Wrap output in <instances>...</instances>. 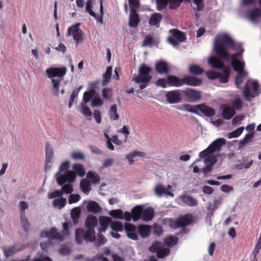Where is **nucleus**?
I'll use <instances>...</instances> for the list:
<instances>
[{
    "instance_id": "59",
    "label": "nucleus",
    "mask_w": 261,
    "mask_h": 261,
    "mask_svg": "<svg viewBox=\"0 0 261 261\" xmlns=\"http://www.w3.org/2000/svg\"><path fill=\"white\" fill-rule=\"evenodd\" d=\"M61 191L63 192V194L64 193L66 194H71L73 192V189L70 182H68V184H65L62 186Z\"/></svg>"
},
{
    "instance_id": "13",
    "label": "nucleus",
    "mask_w": 261,
    "mask_h": 261,
    "mask_svg": "<svg viewBox=\"0 0 261 261\" xmlns=\"http://www.w3.org/2000/svg\"><path fill=\"white\" fill-rule=\"evenodd\" d=\"M66 72V69L64 67L61 68L50 67L46 70L47 76L50 79L54 77H62L65 74Z\"/></svg>"
},
{
    "instance_id": "39",
    "label": "nucleus",
    "mask_w": 261,
    "mask_h": 261,
    "mask_svg": "<svg viewBox=\"0 0 261 261\" xmlns=\"http://www.w3.org/2000/svg\"><path fill=\"white\" fill-rule=\"evenodd\" d=\"M169 0H155L156 8L159 11L165 9L169 4Z\"/></svg>"
},
{
    "instance_id": "46",
    "label": "nucleus",
    "mask_w": 261,
    "mask_h": 261,
    "mask_svg": "<svg viewBox=\"0 0 261 261\" xmlns=\"http://www.w3.org/2000/svg\"><path fill=\"white\" fill-rule=\"evenodd\" d=\"M109 215L114 218L120 219H123V211L121 209L112 210L110 211Z\"/></svg>"
},
{
    "instance_id": "6",
    "label": "nucleus",
    "mask_w": 261,
    "mask_h": 261,
    "mask_svg": "<svg viewBox=\"0 0 261 261\" xmlns=\"http://www.w3.org/2000/svg\"><path fill=\"white\" fill-rule=\"evenodd\" d=\"M259 88V85L256 81L247 83L244 87L243 91V94L246 99L249 100L250 97L254 98L257 96L259 93L258 92Z\"/></svg>"
},
{
    "instance_id": "48",
    "label": "nucleus",
    "mask_w": 261,
    "mask_h": 261,
    "mask_svg": "<svg viewBox=\"0 0 261 261\" xmlns=\"http://www.w3.org/2000/svg\"><path fill=\"white\" fill-rule=\"evenodd\" d=\"M20 221L21 227L25 232H27L29 230L30 225L25 215H20Z\"/></svg>"
},
{
    "instance_id": "34",
    "label": "nucleus",
    "mask_w": 261,
    "mask_h": 261,
    "mask_svg": "<svg viewBox=\"0 0 261 261\" xmlns=\"http://www.w3.org/2000/svg\"><path fill=\"white\" fill-rule=\"evenodd\" d=\"M87 208L89 212L95 214L98 213L101 210L98 204L93 201H90L88 203Z\"/></svg>"
},
{
    "instance_id": "31",
    "label": "nucleus",
    "mask_w": 261,
    "mask_h": 261,
    "mask_svg": "<svg viewBox=\"0 0 261 261\" xmlns=\"http://www.w3.org/2000/svg\"><path fill=\"white\" fill-rule=\"evenodd\" d=\"M112 73V67L111 66H109L107 67L105 73L103 74V79L102 82L103 86H107L110 82Z\"/></svg>"
},
{
    "instance_id": "24",
    "label": "nucleus",
    "mask_w": 261,
    "mask_h": 261,
    "mask_svg": "<svg viewBox=\"0 0 261 261\" xmlns=\"http://www.w3.org/2000/svg\"><path fill=\"white\" fill-rule=\"evenodd\" d=\"M208 64L214 68L222 69L226 67L225 66L224 63L216 57L213 56L210 57L208 60Z\"/></svg>"
},
{
    "instance_id": "60",
    "label": "nucleus",
    "mask_w": 261,
    "mask_h": 261,
    "mask_svg": "<svg viewBox=\"0 0 261 261\" xmlns=\"http://www.w3.org/2000/svg\"><path fill=\"white\" fill-rule=\"evenodd\" d=\"M162 247V243L159 242H154L149 247V250L152 253L156 252Z\"/></svg>"
},
{
    "instance_id": "55",
    "label": "nucleus",
    "mask_w": 261,
    "mask_h": 261,
    "mask_svg": "<svg viewBox=\"0 0 261 261\" xmlns=\"http://www.w3.org/2000/svg\"><path fill=\"white\" fill-rule=\"evenodd\" d=\"M99 221L101 226L108 227L111 222V219L108 217L101 216L99 217Z\"/></svg>"
},
{
    "instance_id": "21",
    "label": "nucleus",
    "mask_w": 261,
    "mask_h": 261,
    "mask_svg": "<svg viewBox=\"0 0 261 261\" xmlns=\"http://www.w3.org/2000/svg\"><path fill=\"white\" fill-rule=\"evenodd\" d=\"M139 16L136 11H130L128 25L131 28H136L140 23Z\"/></svg>"
},
{
    "instance_id": "20",
    "label": "nucleus",
    "mask_w": 261,
    "mask_h": 261,
    "mask_svg": "<svg viewBox=\"0 0 261 261\" xmlns=\"http://www.w3.org/2000/svg\"><path fill=\"white\" fill-rule=\"evenodd\" d=\"M163 19V15L158 12L154 13L150 15L148 23L150 26L159 28Z\"/></svg>"
},
{
    "instance_id": "54",
    "label": "nucleus",
    "mask_w": 261,
    "mask_h": 261,
    "mask_svg": "<svg viewBox=\"0 0 261 261\" xmlns=\"http://www.w3.org/2000/svg\"><path fill=\"white\" fill-rule=\"evenodd\" d=\"M169 249L168 248H161L156 253L158 258H163L169 253Z\"/></svg>"
},
{
    "instance_id": "5",
    "label": "nucleus",
    "mask_w": 261,
    "mask_h": 261,
    "mask_svg": "<svg viewBox=\"0 0 261 261\" xmlns=\"http://www.w3.org/2000/svg\"><path fill=\"white\" fill-rule=\"evenodd\" d=\"M193 221L192 215L186 214L181 216L176 219H172L169 221V226L170 227L177 229L179 227H182L185 229V227Z\"/></svg>"
},
{
    "instance_id": "9",
    "label": "nucleus",
    "mask_w": 261,
    "mask_h": 261,
    "mask_svg": "<svg viewBox=\"0 0 261 261\" xmlns=\"http://www.w3.org/2000/svg\"><path fill=\"white\" fill-rule=\"evenodd\" d=\"M181 92L184 97L189 102L197 101L201 98V92L194 89L188 88Z\"/></svg>"
},
{
    "instance_id": "49",
    "label": "nucleus",
    "mask_w": 261,
    "mask_h": 261,
    "mask_svg": "<svg viewBox=\"0 0 261 261\" xmlns=\"http://www.w3.org/2000/svg\"><path fill=\"white\" fill-rule=\"evenodd\" d=\"M94 242L95 245L97 247H99L102 245H104L107 242V239L103 234L98 233L97 238L95 237V241Z\"/></svg>"
},
{
    "instance_id": "45",
    "label": "nucleus",
    "mask_w": 261,
    "mask_h": 261,
    "mask_svg": "<svg viewBox=\"0 0 261 261\" xmlns=\"http://www.w3.org/2000/svg\"><path fill=\"white\" fill-rule=\"evenodd\" d=\"M90 183L86 179H82L80 182V188L84 193H89L90 192Z\"/></svg>"
},
{
    "instance_id": "25",
    "label": "nucleus",
    "mask_w": 261,
    "mask_h": 261,
    "mask_svg": "<svg viewBox=\"0 0 261 261\" xmlns=\"http://www.w3.org/2000/svg\"><path fill=\"white\" fill-rule=\"evenodd\" d=\"M155 193L159 197L162 196L164 194H166L171 197H174V194L172 192L168 191L166 187L160 184L157 185L154 189Z\"/></svg>"
},
{
    "instance_id": "1",
    "label": "nucleus",
    "mask_w": 261,
    "mask_h": 261,
    "mask_svg": "<svg viewBox=\"0 0 261 261\" xmlns=\"http://www.w3.org/2000/svg\"><path fill=\"white\" fill-rule=\"evenodd\" d=\"M214 50L216 55L225 61L231 59L233 70L239 74L247 73L245 70V63L240 59L244 51L242 44L236 42L228 34L217 36L214 42Z\"/></svg>"
},
{
    "instance_id": "52",
    "label": "nucleus",
    "mask_w": 261,
    "mask_h": 261,
    "mask_svg": "<svg viewBox=\"0 0 261 261\" xmlns=\"http://www.w3.org/2000/svg\"><path fill=\"white\" fill-rule=\"evenodd\" d=\"M111 227L115 231H121L123 229V225L122 223L118 221L112 222Z\"/></svg>"
},
{
    "instance_id": "11",
    "label": "nucleus",
    "mask_w": 261,
    "mask_h": 261,
    "mask_svg": "<svg viewBox=\"0 0 261 261\" xmlns=\"http://www.w3.org/2000/svg\"><path fill=\"white\" fill-rule=\"evenodd\" d=\"M165 97L167 101L170 104L177 103L181 101V94L179 90H178L168 92Z\"/></svg>"
},
{
    "instance_id": "16",
    "label": "nucleus",
    "mask_w": 261,
    "mask_h": 261,
    "mask_svg": "<svg viewBox=\"0 0 261 261\" xmlns=\"http://www.w3.org/2000/svg\"><path fill=\"white\" fill-rule=\"evenodd\" d=\"M195 107L206 117H211L216 113L214 109L204 104L195 105Z\"/></svg>"
},
{
    "instance_id": "18",
    "label": "nucleus",
    "mask_w": 261,
    "mask_h": 261,
    "mask_svg": "<svg viewBox=\"0 0 261 261\" xmlns=\"http://www.w3.org/2000/svg\"><path fill=\"white\" fill-rule=\"evenodd\" d=\"M124 229L126 231L127 237L134 240H137L138 235L136 227L130 223H125Z\"/></svg>"
},
{
    "instance_id": "7",
    "label": "nucleus",
    "mask_w": 261,
    "mask_h": 261,
    "mask_svg": "<svg viewBox=\"0 0 261 261\" xmlns=\"http://www.w3.org/2000/svg\"><path fill=\"white\" fill-rule=\"evenodd\" d=\"M170 32L172 33V37L168 38V42L173 46L178 45L179 42H183L186 40V34L177 29H171Z\"/></svg>"
},
{
    "instance_id": "42",
    "label": "nucleus",
    "mask_w": 261,
    "mask_h": 261,
    "mask_svg": "<svg viewBox=\"0 0 261 261\" xmlns=\"http://www.w3.org/2000/svg\"><path fill=\"white\" fill-rule=\"evenodd\" d=\"M184 1L190 2V0H169V7L171 10L176 9L180 6Z\"/></svg>"
},
{
    "instance_id": "4",
    "label": "nucleus",
    "mask_w": 261,
    "mask_h": 261,
    "mask_svg": "<svg viewBox=\"0 0 261 261\" xmlns=\"http://www.w3.org/2000/svg\"><path fill=\"white\" fill-rule=\"evenodd\" d=\"M75 238L78 244H81L84 240L87 243L95 241V232L94 228H87L86 231L83 228H78L75 230Z\"/></svg>"
},
{
    "instance_id": "43",
    "label": "nucleus",
    "mask_w": 261,
    "mask_h": 261,
    "mask_svg": "<svg viewBox=\"0 0 261 261\" xmlns=\"http://www.w3.org/2000/svg\"><path fill=\"white\" fill-rule=\"evenodd\" d=\"M87 177L91 180V182L95 184H98L100 182V178L99 176L95 172L89 171L87 173Z\"/></svg>"
},
{
    "instance_id": "2",
    "label": "nucleus",
    "mask_w": 261,
    "mask_h": 261,
    "mask_svg": "<svg viewBox=\"0 0 261 261\" xmlns=\"http://www.w3.org/2000/svg\"><path fill=\"white\" fill-rule=\"evenodd\" d=\"M152 69L145 64H141L138 70V74H134L133 81L136 84H140L139 88L141 90L146 88L152 79L150 74Z\"/></svg>"
},
{
    "instance_id": "63",
    "label": "nucleus",
    "mask_w": 261,
    "mask_h": 261,
    "mask_svg": "<svg viewBox=\"0 0 261 261\" xmlns=\"http://www.w3.org/2000/svg\"><path fill=\"white\" fill-rule=\"evenodd\" d=\"M232 106L237 110H240L242 107L243 103L240 98H236L232 102Z\"/></svg>"
},
{
    "instance_id": "22",
    "label": "nucleus",
    "mask_w": 261,
    "mask_h": 261,
    "mask_svg": "<svg viewBox=\"0 0 261 261\" xmlns=\"http://www.w3.org/2000/svg\"><path fill=\"white\" fill-rule=\"evenodd\" d=\"M223 109L222 117L224 119L230 120L236 114L234 109L224 105L221 107Z\"/></svg>"
},
{
    "instance_id": "29",
    "label": "nucleus",
    "mask_w": 261,
    "mask_h": 261,
    "mask_svg": "<svg viewBox=\"0 0 261 261\" xmlns=\"http://www.w3.org/2000/svg\"><path fill=\"white\" fill-rule=\"evenodd\" d=\"M137 231L142 238H145L149 236L150 227L146 225H140L138 227Z\"/></svg>"
},
{
    "instance_id": "14",
    "label": "nucleus",
    "mask_w": 261,
    "mask_h": 261,
    "mask_svg": "<svg viewBox=\"0 0 261 261\" xmlns=\"http://www.w3.org/2000/svg\"><path fill=\"white\" fill-rule=\"evenodd\" d=\"M226 144V140L224 138H218L213 142L208 147L209 153H213L221 150L222 146Z\"/></svg>"
},
{
    "instance_id": "53",
    "label": "nucleus",
    "mask_w": 261,
    "mask_h": 261,
    "mask_svg": "<svg viewBox=\"0 0 261 261\" xmlns=\"http://www.w3.org/2000/svg\"><path fill=\"white\" fill-rule=\"evenodd\" d=\"M178 241V238L174 236H170L165 239V243L169 246H172L176 244Z\"/></svg>"
},
{
    "instance_id": "8",
    "label": "nucleus",
    "mask_w": 261,
    "mask_h": 261,
    "mask_svg": "<svg viewBox=\"0 0 261 261\" xmlns=\"http://www.w3.org/2000/svg\"><path fill=\"white\" fill-rule=\"evenodd\" d=\"M80 23H76L68 28L67 36H72L76 44L81 42L83 40V32L79 28Z\"/></svg>"
},
{
    "instance_id": "61",
    "label": "nucleus",
    "mask_w": 261,
    "mask_h": 261,
    "mask_svg": "<svg viewBox=\"0 0 261 261\" xmlns=\"http://www.w3.org/2000/svg\"><path fill=\"white\" fill-rule=\"evenodd\" d=\"M63 195V192L61 190H55L52 192L49 193L47 197L49 199H53L56 197H61Z\"/></svg>"
},
{
    "instance_id": "36",
    "label": "nucleus",
    "mask_w": 261,
    "mask_h": 261,
    "mask_svg": "<svg viewBox=\"0 0 261 261\" xmlns=\"http://www.w3.org/2000/svg\"><path fill=\"white\" fill-rule=\"evenodd\" d=\"M109 115L112 120H117L119 119V115L117 113V108L115 104L113 105L109 110Z\"/></svg>"
},
{
    "instance_id": "51",
    "label": "nucleus",
    "mask_w": 261,
    "mask_h": 261,
    "mask_svg": "<svg viewBox=\"0 0 261 261\" xmlns=\"http://www.w3.org/2000/svg\"><path fill=\"white\" fill-rule=\"evenodd\" d=\"M253 133L246 134L245 137L243 138V139L240 141L239 143L240 147H243L247 143L250 142L251 140V139L253 138Z\"/></svg>"
},
{
    "instance_id": "17",
    "label": "nucleus",
    "mask_w": 261,
    "mask_h": 261,
    "mask_svg": "<svg viewBox=\"0 0 261 261\" xmlns=\"http://www.w3.org/2000/svg\"><path fill=\"white\" fill-rule=\"evenodd\" d=\"M178 199L180 200L184 204L189 206L194 207L198 205V201L195 198L186 194L179 196Z\"/></svg>"
},
{
    "instance_id": "64",
    "label": "nucleus",
    "mask_w": 261,
    "mask_h": 261,
    "mask_svg": "<svg viewBox=\"0 0 261 261\" xmlns=\"http://www.w3.org/2000/svg\"><path fill=\"white\" fill-rule=\"evenodd\" d=\"M129 6L130 8V11H136L139 7V2L138 0H128Z\"/></svg>"
},
{
    "instance_id": "38",
    "label": "nucleus",
    "mask_w": 261,
    "mask_h": 261,
    "mask_svg": "<svg viewBox=\"0 0 261 261\" xmlns=\"http://www.w3.org/2000/svg\"><path fill=\"white\" fill-rule=\"evenodd\" d=\"M260 16L261 10L259 8L252 10L249 14L250 18L253 22H256L258 18Z\"/></svg>"
},
{
    "instance_id": "12",
    "label": "nucleus",
    "mask_w": 261,
    "mask_h": 261,
    "mask_svg": "<svg viewBox=\"0 0 261 261\" xmlns=\"http://www.w3.org/2000/svg\"><path fill=\"white\" fill-rule=\"evenodd\" d=\"M182 86L184 85L193 87H196L201 85L202 81L200 78H198L192 75H187L182 78Z\"/></svg>"
},
{
    "instance_id": "23",
    "label": "nucleus",
    "mask_w": 261,
    "mask_h": 261,
    "mask_svg": "<svg viewBox=\"0 0 261 261\" xmlns=\"http://www.w3.org/2000/svg\"><path fill=\"white\" fill-rule=\"evenodd\" d=\"M168 85L171 87H179L182 86V78L180 79L178 76L169 75L167 76Z\"/></svg>"
},
{
    "instance_id": "3",
    "label": "nucleus",
    "mask_w": 261,
    "mask_h": 261,
    "mask_svg": "<svg viewBox=\"0 0 261 261\" xmlns=\"http://www.w3.org/2000/svg\"><path fill=\"white\" fill-rule=\"evenodd\" d=\"M69 165V162L68 161H64L60 166L59 171L56 174L57 182L60 186H63L66 182H73L75 179V172L67 170Z\"/></svg>"
},
{
    "instance_id": "32",
    "label": "nucleus",
    "mask_w": 261,
    "mask_h": 261,
    "mask_svg": "<svg viewBox=\"0 0 261 261\" xmlns=\"http://www.w3.org/2000/svg\"><path fill=\"white\" fill-rule=\"evenodd\" d=\"M97 224V220L95 216L89 215L85 221L86 228H94Z\"/></svg>"
},
{
    "instance_id": "10",
    "label": "nucleus",
    "mask_w": 261,
    "mask_h": 261,
    "mask_svg": "<svg viewBox=\"0 0 261 261\" xmlns=\"http://www.w3.org/2000/svg\"><path fill=\"white\" fill-rule=\"evenodd\" d=\"M41 237L48 238L50 244H51V241L53 240L61 241L63 240L64 238L63 235L58 232L55 227L51 228L50 230L42 231Z\"/></svg>"
},
{
    "instance_id": "27",
    "label": "nucleus",
    "mask_w": 261,
    "mask_h": 261,
    "mask_svg": "<svg viewBox=\"0 0 261 261\" xmlns=\"http://www.w3.org/2000/svg\"><path fill=\"white\" fill-rule=\"evenodd\" d=\"M45 156H46V167L47 166L48 163H51L54 156V150L51 146H50L49 142L46 143L45 148Z\"/></svg>"
},
{
    "instance_id": "50",
    "label": "nucleus",
    "mask_w": 261,
    "mask_h": 261,
    "mask_svg": "<svg viewBox=\"0 0 261 261\" xmlns=\"http://www.w3.org/2000/svg\"><path fill=\"white\" fill-rule=\"evenodd\" d=\"M244 128L243 127H240L237 128L236 130H234L228 134V138L231 139V138H233L238 137L242 134V133H243V132L244 130Z\"/></svg>"
},
{
    "instance_id": "47",
    "label": "nucleus",
    "mask_w": 261,
    "mask_h": 261,
    "mask_svg": "<svg viewBox=\"0 0 261 261\" xmlns=\"http://www.w3.org/2000/svg\"><path fill=\"white\" fill-rule=\"evenodd\" d=\"M73 169L75 172L80 176L83 177L85 175V171L81 164H74L73 166Z\"/></svg>"
},
{
    "instance_id": "26",
    "label": "nucleus",
    "mask_w": 261,
    "mask_h": 261,
    "mask_svg": "<svg viewBox=\"0 0 261 261\" xmlns=\"http://www.w3.org/2000/svg\"><path fill=\"white\" fill-rule=\"evenodd\" d=\"M223 73L219 72L218 79L221 83H226L228 82L230 77V69L228 67L223 68Z\"/></svg>"
},
{
    "instance_id": "58",
    "label": "nucleus",
    "mask_w": 261,
    "mask_h": 261,
    "mask_svg": "<svg viewBox=\"0 0 261 261\" xmlns=\"http://www.w3.org/2000/svg\"><path fill=\"white\" fill-rule=\"evenodd\" d=\"M103 102L102 101L101 98L99 96H95L92 99L91 102V106L92 107H95L97 106L100 107L102 105Z\"/></svg>"
},
{
    "instance_id": "35",
    "label": "nucleus",
    "mask_w": 261,
    "mask_h": 261,
    "mask_svg": "<svg viewBox=\"0 0 261 261\" xmlns=\"http://www.w3.org/2000/svg\"><path fill=\"white\" fill-rule=\"evenodd\" d=\"M81 211L79 207H74L71 211V217L74 225H76L81 215Z\"/></svg>"
},
{
    "instance_id": "33",
    "label": "nucleus",
    "mask_w": 261,
    "mask_h": 261,
    "mask_svg": "<svg viewBox=\"0 0 261 261\" xmlns=\"http://www.w3.org/2000/svg\"><path fill=\"white\" fill-rule=\"evenodd\" d=\"M189 72L192 75H199L204 72V70L197 65L191 64L189 67Z\"/></svg>"
},
{
    "instance_id": "62",
    "label": "nucleus",
    "mask_w": 261,
    "mask_h": 261,
    "mask_svg": "<svg viewBox=\"0 0 261 261\" xmlns=\"http://www.w3.org/2000/svg\"><path fill=\"white\" fill-rule=\"evenodd\" d=\"M195 106H192L189 104H187L183 106L182 110L184 111L189 112L193 113L196 114H198V112L195 110Z\"/></svg>"
},
{
    "instance_id": "15",
    "label": "nucleus",
    "mask_w": 261,
    "mask_h": 261,
    "mask_svg": "<svg viewBox=\"0 0 261 261\" xmlns=\"http://www.w3.org/2000/svg\"><path fill=\"white\" fill-rule=\"evenodd\" d=\"M25 248V246L19 244H15L13 246H11L8 248H4V254L7 257H9L13 254L17 252L23 250Z\"/></svg>"
},
{
    "instance_id": "56",
    "label": "nucleus",
    "mask_w": 261,
    "mask_h": 261,
    "mask_svg": "<svg viewBox=\"0 0 261 261\" xmlns=\"http://www.w3.org/2000/svg\"><path fill=\"white\" fill-rule=\"evenodd\" d=\"M86 11L93 17L96 18V15L92 10V3L91 0H88L86 5Z\"/></svg>"
},
{
    "instance_id": "30",
    "label": "nucleus",
    "mask_w": 261,
    "mask_h": 261,
    "mask_svg": "<svg viewBox=\"0 0 261 261\" xmlns=\"http://www.w3.org/2000/svg\"><path fill=\"white\" fill-rule=\"evenodd\" d=\"M143 207L141 206H136L132 209V219L134 221L140 219L142 214Z\"/></svg>"
},
{
    "instance_id": "44",
    "label": "nucleus",
    "mask_w": 261,
    "mask_h": 261,
    "mask_svg": "<svg viewBox=\"0 0 261 261\" xmlns=\"http://www.w3.org/2000/svg\"><path fill=\"white\" fill-rule=\"evenodd\" d=\"M53 205L55 207H57L59 208H62L65 205L66 203V199L61 197L59 198L55 199L53 201Z\"/></svg>"
},
{
    "instance_id": "37",
    "label": "nucleus",
    "mask_w": 261,
    "mask_h": 261,
    "mask_svg": "<svg viewBox=\"0 0 261 261\" xmlns=\"http://www.w3.org/2000/svg\"><path fill=\"white\" fill-rule=\"evenodd\" d=\"M145 155V153L141 151H134L132 152L131 153L127 154L126 158L128 160L129 164L130 165H132L134 163V158L137 156H144Z\"/></svg>"
},
{
    "instance_id": "57",
    "label": "nucleus",
    "mask_w": 261,
    "mask_h": 261,
    "mask_svg": "<svg viewBox=\"0 0 261 261\" xmlns=\"http://www.w3.org/2000/svg\"><path fill=\"white\" fill-rule=\"evenodd\" d=\"M51 82L53 84L54 91L56 96L59 95V85L61 83L60 80L52 79Z\"/></svg>"
},
{
    "instance_id": "19",
    "label": "nucleus",
    "mask_w": 261,
    "mask_h": 261,
    "mask_svg": "<svg viewBox=\"0 0 261 261\" xmlns=\"http://www.w3.org/2000/svg\"><path fill=\"white\" fill-rule=\"evenodd\" d=\"M155 70L158 73L167 74L170 71V67L168 64L164 61H159L155 64Z\"/></svg>"
},
{
    "instance_id": "40",
    "label": "nucleus",
    "mask_w": 261,
    "mask_h": 261,
    "mask_svg": "<svg viewBox=\"0 0 261 261\" xmlns=\"http://www.w3.org/2000/svg\"><path fill=\"white\" fill-rule=\"evenodd\" d=\"M81 89V87H76L74 90L73 91L71 95L70 96L69 101L68 104V107L69 108H71L73 102H74V100L77 97L78 94Z\"/></svg>"
},
{
    "instance_id": "41",
    "label": "nucleus",
    "mask_w": 261,
    "mask_h": 261,
    "mask_svg": "<svg viewBox=\"0 0 261 261\" xmlns=\"http://www.w3.org/2000/svg\"><path fill=\"white\" fill-rule=\"evenodd\" d=\"M95 94V91L93 89H91L89 91L85 92L83 95V102L86 104L90 101V100L93 97Z\"/></svg>"
},
{
    "instance_id": "28",
    "label": "nucleus",
    "mask_w": 261,
    "mask_h": 261,
    "mask_svg": "<svg viewBox=\"0 0 261 261\" xmlns=\"http://www.w3.org/2000/svg\"><path fill=\"white\" fill-rule=\"evenodd\" d=\"M141 219L146 222L150 221L153 217L154 211L152 208L149 207L142 210Z\"/></svg>"
}]
</instances>
